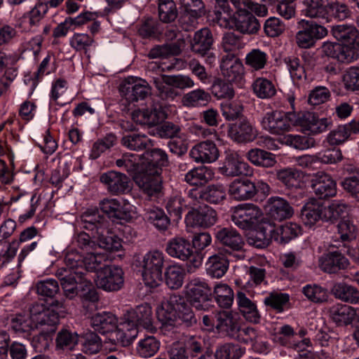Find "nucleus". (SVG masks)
Wrapping results in <instances>:
<instances>
[{"instance_id": "1", "label": "nucleus", "mask_w": 359, "mask_h": 359, "mask_svg": "<svg viewBox=\"0 0 359 359\" xmlns=\"http://www.w3.org/2000/svg\"><path fill=\"white\" fill-rule=\"evenodd\" d=\"M331 34L338 41L324 42L323 52L342 63H351L359 58V30L351 24L334 25Z\"/></svg>"}, {"instance_id": "2", "label": "nucleus", "mask_w": 359, "mask_h": 359, "mask_svg": "<svg viewBox=\"0 0 359 359\" xmlns=\"http://www.w3.org/2000/svg\"><path fill=\"white\" fill-rule=\"evenodd\" d=\"M55 275L66 299H73L79 295L92 302L98 301V294L91 281L82 272H71L65 271V268H59Z\"/></svg>"}, {"instance_id": "3", "label": "nucleus", "mask_w": 359, "mask_h": 359, "mask_svg": "<svg viewBox=\"0 0 359 359\" xmlns=\"http://www.w3.org/2000/svg\"><path fill=\"white\" fill-rule=\"evenodd\" d=\"M107 256L104 254L93 251L88 255L82 256L80 253L75 250L68 251L65 257V271L71 272H82L86 276V271H95L98 275V271L105 266L109 265L103 262L107 261Z\"/></svg>"}, {"instance_id": "4", "label": "nucleus", "mask_w": 359, "mask_h": 359, "mask_svg": "<svg viewBox=\"0 0 359 359\" xmlns=\"http://www.w3.org/2000/svg\"><path fill=\"white\" fill-rule=\"evenodd\" d=\"M192 252L190 248V243L188 241L182 237H176L171 239L167 244L166 251L172 257L178 258L182 261L189 259L188 272L193 273L202 264V248H195Z\"/></svg>"}, {"instance_id": "5", "label": "nucleus", "mask_w": 359, "mask_h": 359, "mask_svg": "<svg viewBox=\"0 0 359 359\" xmlns=\"http://www.w3.org/2000/svg\"><path fill=\"white\" fill-rule=\"evenodd\" d=\"M164 255L162 252L154 250L147 252L143 257L142 266V277L145 285L156 287L163 281L162 269Z\"/></svg>"}, {"instance_id": "6", "label": "nucleus", "mask_w": 359, "mask_h": 359, "mask_svg": "<svg viewBox=\"0 0 359 359\" xmlns=\"http://www.w3.org/2000/svg\"><path fill=\"white\" fill-rule=\"evenodd\" d=\"M269 192V184L261 180H235L231 183L229 189V194L237 201L251 199L259 193L268 195Z\"/></svg>"}, {"instance_id": "7", "label": "nucleus", "mask_w": 359, "mask_h": 359, "mask_svg": "<svg viewBox=\"0 0 359 359\" xmlns=\"http://www.w3.org/2000/svg\"><path fill=\"white\" fill-rule=\"evenodd\" d=\"M298 27L296 42L302 48L314 46L317 41L326 36L328 33L325 27L313 21L302 20L298 23Z\"/></svg>"}, {"instance_id": "8", "label": "nucleus", "mask_w": 359, "mask_h": 359, "mask_svg": "<svg viewBox=\"0 0 359 359\" xmlns=\"http://www.w3.org/2000/svg\"><path fill=\"white\" fill-rule=\"evenodd\" d=\"M263 217L261 209L252 203L241 204L236 206L231 215V221L241 229H251L261 222Z\"/></svg>"}, {"instance_id": "9", "label": "nucleus", "mask_w": 359, "mask_h": 359, "mask_svg": "<svg viewBox=\"0 0 359 359\" xmlns=\"http://www.w3.org/2000/svg\"><path fill=\"white\" fill-rule=\"evenodd\" d=\"M122 320L126 328L133 327L138 331L141 327L149 331L154 329L151 307L146 303L127 311L123 314Z\"/></svg>"}, {"instance_id": "10", "label": "nucleus", "mask_w": 359, "mask_h": 359, "mask_svg": "<svg viewBox=\"0 0 359 359\" xmlns=\"http://www.w3.org/2000/svg\"><path fill=\"white\" fill-rule=\"evenodd\" d=\"M167 111L158 101L151 100L145 109L133 111L132 118L141 125L154 126L167 118Z\"/></svg>"}, {"instance_id": "11", "label": "nucleus", "mask_w": 359, "mask_h": 359, "mask_svg": "<svg viewBox=\"0 0 359 359\" xmlns=\"http://www.w3.org/2000/svg\"><path fill=\"white\" fill-rule=\"evenodd\" d=\"M123 269L118 266H105L98 271L95 280L96 285L107 292L118 291L123 285Z\"/></svg>"}, {"instance_id": "12", "label": "nucleus", "mask_w": 359, "mask_h": 359, "mask_svg": "<svg viewBox=\"0 0 359 359\" xmlns=\"http://www.w3.org/2000/svg\"><path fill=\"white\" fill-rule=\"evenodd\" d=\"M216 238L227 247V252L236 259H244L245 257L243 246L244 241L241 234L232 228H223L216 233Z\"/></svg>"}, {"instance_id": "13", "label": "nucleus", "mask_w": 359, "mask_h": 359, "mask_svg": "<svg viewBox=\"0 0 359 359\" xmlns=\"http://www.w3.org/2000/svg\"><path fill=\"white\" fill-rule=\"evenodd\" d=\"M349 251L348 246L343 244L339 250L337 249L324 254L319 259L320 269L328 273H336L346 269L350 262L344 254H349Z\"/></svg>"}, {"instance_id": "14", "label": "nucleus", "mask_w": 359, "mask_h": 359, "mask_svg": "<svg viewBox=\"0 0 359 359\" xmlns=\"http://www.w3.org/2000/svg\"><path fill=\"white\" fill-rule=\"evenodd\" d=\"M220 70L224 78L229 83L243 84L245 69L236 53H227L222 56L220 62Z\"/></svg>"}, {"instance_id": "15", "label": "nucleus", "mask_w": 359, "mask_h": 359, "mask_svg": "<svg viewBox=\"0 0 359 359\" xmlns=\"http://www.w3.org/2000/svg\"><path fill=\"white\" fill-rule=\"evenodd\" d=\"M290 114L281 111L266 112L261 120V125L265 130L274 135H280L291 128Z\"/></svg>"}, {"instance_id": "16", "label": "nucleus", "mask_w": 359, "mask_h": 359, "mask_svg": "<svg viewBox=\"0 0 359 359\" xmlns=\"http://www.w3.org/2000/svg\"><path fill=\"white\" fill-rule=\"evenodd\" d=\"M219 170L222 174L227 177L250 176L252 174V168L236 152L226 153Z\"/></svg>"}, {"instance_id": "17", "label": "nucleus", "mask_w": 359, "mask_h": 359, "mask_svg": "<svg viewBox=\"0 0 359 359\" xmlns=\"http://www.w3.org/2000/svg\"><path fill=\"white\" fill-rule=\"evenodd\" d=\"M100 208L109 218L126 220L131 217L133 206L124 199L104 198L100 202Z\"/></svg>"}, {"instance_id": "18", "label": "nucleus", "mask_w": 359, "mask_h": 359, "mask_svg": "<svg viewBox=\"0 0 359 359\" xmlns=\"http://www.w3.org/2000/svg\"><path fill=\"white\" fill-rule=\"evenodd\" d=\"M311 188L319 199H327L337 194V184L332 177L324 172H318L311 180Z\"/></svg>"}, {"instance_id": "19", "label": "nucleus", "mask_w": 359, "mask_h": 359, "mask_svg": "<svg viewBox=\"0 0 359 359\" xmlns=\"http://www.w3.org/2000/svg\"><path fill=\"white\" fill-rule=\"evenodd\" d=\"M120 92L128 102L144 100L150 93V88L146 81L128 79L120 86Z\"/></svg>"}, {"instance_id": "20", "label": "nucleus", "mask_w": 359, "mask_h": 359, "mask_svg": "<svg viewBox=\"0 0 359 359\" xmlns=\"http://www.w3.org/2000/svg\"><path fill=\"white\" fill-rule=\"evenodd\" d=\"M256 226L257 229L248 238V243L257 248L267 247L273 240L274 222L268 218L262 219Z\"/></svg>"}, {"instance_id": "21", "label": "nucleus", "mask_w": 359, "mask_h": 359, "mask_svg": "<svg viewBox=\"0 0 359 359\" xmlns=\"http://www.w3.org/2000/svg\"><path fill=\"white\" fill-rule=\"evenodd\" d=\"M100 181L113 195L124 194L130 191L129 177L120 172L111 170L103 173Z\"/></svg>"}, {"instance_id": "22", "label": "nucleus", "mask_w": 359, "mask_h": 359, "mask_svg": "<svg viewBox=\"0 0 359 359\" xmlns=\"http://www.w3.org/2000/svg\"><path fill=\"white\" fill-rule=\"evenodd\" d=\"M325 210V205L322 202L310 198L302 208L301 219L306 226L311 227L320 221L326 222Z\"/></svg>"}, {"instance_id": "23", "label": "nucleus", "mask_w": 359, "mask_h": 359, "mask_svg": "<svg viewBox=\"0 0 359 359\" xmlns=\"http://www.w3.org/2000/svg\"><path fill=\"white\" fill-rule=\"evenodd\" d=\"M142 170L161 174L162 168L168 165L166 153L161 149L150 148L142 154Z\"/></svg>"}, {"instance_id": "24", "label": "nucleus", "mask_w": 359, "mask_h": 359, "mask_svg": "<svg viewBox=\"0 0 359 359\" xmlns=\"http://www.w3.org/2000/svg\"><path fill=\"white\" fill-rule=\"evenodd\" d=\"M133 180L138 187L149 196L158 194L162 189L161 174L142 170L133 176Z\"/></svg>"}, {"instance_id": "25", "label": "nucleus", "mask_w": 359, "mask_h": 359, "mask_svg": "<svg viewBox=\"0 0 359 359\" xmlns=\"http://www.w3.org/2000/svg\"><path fill=\"white\" fill-rule=\"evenodd\" d=\"M266 214L275 220L281 221L291 217L293 208L284 198L273 196L268 199L265 205Z\"/></svg>"}, {"instance_id": "26", "label": "nucleus", "mask_w": 359, "mask_h": 359, "mask_svg": "<svg viewBox=\"0 0 359 359\" xmlns=\"http://www.w3.org/2000/svg\"><path fill=\"white\" fill-rule=\"evenodd\" d=\"M228 135L236 142L245 143L255 140L257 130L248 120L242 119L230 125Z\"/></svg>"}, {"instance_id": "27", "label": "nucleus", "mask_w": 359, "mask_h": 359, "mask_svg": "<svg viewBox=\"0 0 359 359\" xmlns=\"http://www.w3.org/2000/svg\"><path fill=\"white\" fill-rule=\"evenodd\" d=\"M245 353V348L238 344L226 343L214 351L210 346L205 347L203 359H239Z\"/></svg>"}, {"instance_id": "28", "label": "nucleus", "mask_w": 359, "mask_h": 359, "mask_svg": "<svg viewBox=\"0 0 359 359\" xmlns=\"http://www.w3.org/2000/svg\"><path fill=\"white\" fill-rule=\"evenodd\" d=\"M201 205L193 207L187 213L185 218L187 231L194 234L192 245L194 248L201 245V236L202 235V213Z\"/></svg>"}, {"instance_id": "29", "label": "nucleus", "mask_w": 359, "mask_h": 359, "mask_svg": "<svg viewBox=\"0 0 359 359\" xmlns=\"http://www.w3.org/2000/svg\"><path fill=\"white\" fill-rule=\"evenodd\" d=\"M80 220L83 229L95 231V233L109 226V219L97 208L86 210L80 216Z\"/></svg>"}, {"instance_id": "30", "label": "nucleus", "mask_w": 359, "mask_h": 359, "mask_svg": "<svg viewBox=\"0 0 359 359\" xmlns=\"http://www.w3.org/2000/svg\"><path fill=\"white\" fill-rule=\"evenodd\" d=\"M165 306L178 312L180 320L187 326H191L196 323L195 315L182 295L176 294L170 295Z\"/></svg>"}, {"instance_id": "31", "label": "nucleus", "mask_w": 359, "mask_h": 359, "mask_svg": "<svg viewBox=\"0 0 359 359\" xmlns=\"http://www.w3.org/2000/svg\"><path fill=\"white\" fill-rule=\"evenodd\" d=\"M233 23L237 31L246 34H257L261 27L259 20L250 12L233 15Z\"/></svg>"}, {"instance_id": "32", "label": "nucleus", "mask_w": 359, "mask_h": 359, "mask_svg": "<svg viewBox=\"0 0 359 359\" xmlns=\"http://www.w3.org/2000/svg\"><path fill=\"white\" fill-rule=\"evenodd\" d=\"M355 309L343 304H336L329 309L330 319L337 325H347L355 320Z\"/></svg>"}, {"instance_id": "33", "label": "nucleus", "mask_w": 359, "mask_h": 359, "mask_svg": "<svg viewBox=\"0 0 359 359\" xmlns=\"http://www.w3.org/2000/svg\"><path fill=\"white\" fill-rule=\"evenodd\" d=\"M216 328L224 332L226 336L233 339L238 337L237 332L240 327L237 319L229 311H220L216 313Z\"/></svg>"}, {"instance_id": "34", "label": "nucleus", "mask_w": 359, "mask_h": 359, "mask_svg": "<svg viewBox=\"0 0 359 359\" xmlns=\"http://www.w3.org/2000/svg\"><path fill=\"white\" fill-rule=\"evenodd\" d=\"M90 325L95 332L104 334L116 328L117 318L110 312L97 313L91 317Z\"/></svg>"}, {"instance_id": "35", "label": "nucleus", "mask_w": 359, "mask_h": 359, "mask_svg": "<svg viewBox=\"0 0 359 359\" xmlns=\"http://www.w3.org/2000/svg\"><path fill=\"white\" fill-rule=\"evenodd\" d=\"M236 299L238 310L246 320L254 323H259L260 316L257 306L252 301L247 297L245 293L242 291H238Z\"/></svg>"}, {"instance_id": "36", "label": "nucleus", "mask_w": 359, "mask_h": 359, "mask_svg": "<svg viewBox=\"0 0 359 359\" xmlns=\"http://www.w3.org/2000/svg\"><path fill=\"white\" fill-rule=\"evenodd\" d=\"M109 226L95 233L97 249L102 248L107 251L117 252L122 248L121 240L110 231Z\"/></svg>"}, {"instance_id": "37", "label": "nucleus", "mask_w": 359, "mask_h": 359, "mask_svg": "<svg viewBox=\"0 0 359 359\" xmlns=\"http://www.w3.org/2000/svg\"><path fill=\"white\" fill-rule=\"evenodd\" d=\"M121 143L127 149L133 151H147L151 146V140L146 135L130 133L123 136Z\"/></svg>"}, {"instance_id": "38", "label": "nucleus", "mask_w": 359, "mask_h": 359, "mask_svg": "<svg viewBox=\"0 0 359 359\" xmlns=\"http://www.w3.org/2000/svg\"><path fill=\"white\" fill-rule=\"evenodd\" d=\"M327 0H303L302 12L304 15L310 18H327L328 11Z\"/></svg>"}, {"instance_id": "39", "label": "nucleus", "mask_w": 359, "mask_h": 359, "mask_svg": "<svg viewBox=\"0 0 359 359\" xmlns=\"http://www.w3.org/2000/svg\"><path fill=\"white\" fill-rule=\"evenodd\" d=\"M301 233V227L296 223L287 222L276 227L273 232V240L278 243H287Z\"/></svg>"}, {"instance_id": "40", "label": "nucleus", "mask_w": 359, "mask_h": 359, "mask_svg": "<svg viewBox=\"0 0 359 359\" xmlns=\"http://www.w3.org/2000/svg\"><path fill=\"white\" fill-rule=\"evenodd\" d=\"M121 327L116 328L111 332L109 339L115 344L121 346H129L137 337L138 330L133 327L126 328L123 325V320L120 324Z\"/></svg>"}, {"instance_id": "41", "label": "nucleus", "mask_w": 359, "mask_h": 359, "mask_svg": "<svg viewBox=\"0 0 359 359\" xmlns=\"http://www.w3.org/2000/svg\"><path fill=\"white\" fill-rule=\"evenodd\" d=\"M186 297L190 304L198 310L202 309V280L201 278H191L186 286Z\"/></svg>"}, {"instance_id": "42", "label": "nucleus", "mask_w": 359, "mask_h": 359, "mask_svg": "<svg viewBox=\"0 0 359 359\" xmlns=\"http://www.w3.org/2000/svg\"><path fill=\"white\" fill-rule=\"evenodd\" d=\"M185 274V271L182 266L170 265L165 270V283L170 289L178 290L183 285Z\"/></svg>"}, {"instance_id": "43", "label": "nucleus", "mask_w": 359, "mask_h": 359, "mask_svg": "<svg viewBox=\"0 0 359 359\" xmlns=\"http://www.w3.org/2000/svg\"><path fill=\"white\" fill-rule=\"evenodd\" d=\"M79 341V334L67 328L61 329L55 338L56 348L67 351H72Z\"/></svg>"}, {"instance_id": "44", "label": "nucleus", "mask_w": 359, "mask_h": 359, "mask_svg": "<svg viewBox=\"0 0 359 359\" xmlns=\"http://www.w3.org/2000/svg\"><path fill=\"white\" fill-rule=\"evenodd\" d=\"M247 158L254 165L264 168L273 167L276 163V156L260 149H252L246 155Z\"/></svg>"}, {"instance_id": "45", "label": "nucleus", "mask_w": 359, "mask_h": 359, "mask_svg": "<svg viewBox=\"0 0 359 359\" xmlns=\"http://www.w3.org/2000/svg\"><path fill=\"white\" fill-rule=\"evenodd\" d=\"M214 298L221 308L229 309L233 302L234 294L231 287L226 283H217L213 287Z\"/></svg>"}, {"instance_id": "46", "label": "nucleus", "mask_w": 359, "mask_h": 359, "mask_svg": "<svg viewBox=\"0 0 359 359\" xmlns=\"http://www.w3.org/2000/svg\"><path fill=\"white\" fill-rule=\"evenodd\" d=\"M269 57L268 54L259 48H253L245 57V65L252 71H260L266 67Z\"/></svg>"}, {"instance_id": "47", "label": "nucleus", "mask_w": 359, "mask_h": 359, "mask_svg": "<svg viewBox=\"0 0 359 359\" xmlns=\"http://www.w3.org/2000/svg\"><path fill=\"white\" fill-rule=\"evenodd\" d=\"M253 93L259 99H270L276 94L273 82L264 77L257 78L252 84Z\"/></svg>"}, {"instance_id": "48", "label": "nucleus", "mask_w": 359, "mask_h": 359, "mask_svg": "<svg viewBox=\"0 0 359 359\" xmlns=\"http://www.w3.org/2000/svg\"><path fill=\"white\" fill-rule=\"evenodd\" d=\"M205 266L208 275L212 278H219L226 272L229 262L222 256L214 255L209 257Z\"/></svg>"}, {"instance_id": "49", "label": "nucleus", "mask_w": 359, "mask_h": 359, "mask_svg": "<svg viewBox=\"0 0 359 359\" xmlns=\"http://www.w3.org/2000/svg\"><path fill=\"white\" fill-rule=\"evenodd\" d=\"M334 295L344 302L357 303L359 299V291L353 286L345 283H337L332 287Z\"/></svg>"}, {"instance_id": "50", "label": "nucleus", "mask_w": 359, "mask_h": 359, "mask_svg": "<svg viewBox=\"0 0 359 359\" xmlns=\"http://www.w3.org/2000/svg\"><path fill=\"white\" fill-rule=\"evenodd\" d=\"M160 347V342L154 336H147L141 339L137 346V353L141 358H148L154 356Z\"/></svg>"}, {"instance_id": "51", "label": "nucleus", "mask_w": 359, "mask_h": 359, "mask_svg": "<svg viewBox=\"0 0 359 359\" xmlns=\"http://www.w3.org/2000/svg\"><path fill=\"white\" fill-rule=\"evenodd\" d=\"M145 219L159 230H165L170 224V219L162 209L149 208L144 214Z\"/></svg>"}, {"instance_id": "52", "label": "nucleus", "mask_w": 359, "mask_h": 359, "mask_svg": "<svg viewBox=\"0 0 359 359\" xmlns=\"http://www.w3.org/2000/svg\"><path fill=\"white\" fill-rule=\"evenodd\" d=\"M203 59L212 67L217 60V49L214 46L212 34L208 29L203 28Z\"/></svg>"}, {"instance_id": "53", "label": "nucleus", "mask_w": 359, "mask_h": 359, "mask_svg": "<svg viewBox=\"0 0 359 359\" xmlns=\"http://www.w3.org/2000/svg\"><path fill=\"white\" fill-rule=\"evenodd\" d=\"M82 351L86 354L93 355L97 353L102 348V341L100 337L94 332H87L81 335Z\"/></svg>"}, {"instance_id": "54", "label": "nucleus", "mask_w": 359, "mask_h": 359, "mask_svg": "<svg viewBox=\"0 0 359 359\" xmlns=\"http://www.w3.org/2000/svg\"><path fill=\"white\" fill-rule=\"evenodd\" d=\"M295 332L289 325L280 327L278 332L273 335V341L280 346L293 348L294 345Z\"/></svg>"}, {"instance_id": "55", "label": "nucleus", "mask_w": 359, "mask_h": 359, "mask_svg": "<svg viewBox=\"0 0 359 359\" xmlns=\"http://www.w3.org/2000/svg\"><path fill=\"white\" fill-rule=\"evenodd\" d=\"M181 53L180 46L177 43L157 45L149 52L150 58H166L171 55H178Z\"/></svg>"}, {"instance_id": "56", "label": "nucleus", "mask_w": 359, "mask_h": 359, "mask_svg": "<svg viewBox=\"0 0 359 359\" xmlns=\"http://www.w3.org/2000/svg\"><path fill=\"white\" fill-rule=\"evenodd\" d=\"M36 293L41 297L53 299L60 292L58 282L53 278L40 280L36 284Z\"/></svg>"}, {"instance_id": "57", "label": "nucleus", "mask_w": 359, "mask_h": 359, "mask_svg": "<svg viewBox=\"0 0 359 359\" xmlns=\"http://www.w3.org/2000/svg\"><path fill=\"white\" fill-rule=\"evenodd\" d=\"M277 177L286 187L296 188L299 186L302 172L295 168H287L280 170L277 172Z\"/></svg>"}, {"instance_id": "58", "label": "nucleus", "mask_w": 359, "mask_h": 359, "mask_svg": "<svg viewBox=\"0 0 359 359\" xmlns=\"http://www.w3.org/2000/svg\"><path fill=\"white\" fill-rule=\"evenodd\" d=\"M158 15L165 23L173 22L177 17V10L172 0H159Z\"/></svg>"}, {"instance_id": "59", "label": "nucleus", "mask_w": 359, "mask_h": 359, "mask_svg": "<svg viewBox=\"0 0 359 359\" xmlns=\"http://www.w3.org/2000/svg\"><path fill=\"white\" fill-rule=\"evenodd\" d=\"M153 83L158 90V95L162 100H174L180 94L172 85L164 81V75L154 77Z\"/></svg>"}, {"instance_id": "60", "label": "nucleus", "mask_w": 359, "mask_h": 359, "mask_svg": "<svg viewBox=\"0 0 359 359\" xmlns=\"http://www.w3.org/2000/svg\"><path fill=\"white\" fill-rule=\"evenodd\" d=\"M302 292L309 300L314 303L323 302L328 297L327 289L316 284L305 285L302 288Z\"/></svg>"}, {"instance_id": "61", "label": "nucleus", "mask_w": 359, "mask_h": 359, "mask_svg": "<svg viewBox=\"0 0 359 359\" xmlns=\"http://www.w3.org/2000/svg\"><path fill=\"white\" fill-rule=\"evenodd\" d=\"M290 300L289 294L286 293L273 292L264 299L265 305L271 307L278 312H283L285 305Z\"/></svg>"}, {"instance_id": "62", "label": "nucleus", "mask_w": 359, "mask_h": 359, "mask_svg": "<svg viewBox=\"0 0 359 359\" xmlns=\"http://www.w3.org/2000/svg\"><path fill=\"white\" fill-rule=\"evenodd\" d=\"M243 109V105L239 100H229L221 103L222 115L228 121H233L238 118Z\"/></svg>"}, {"instance_id": "63", "label": "nucleus", "mask_w": 359, "mask_h": 359, "mask_svg": "<svg viewBox=\"0 0 359 359\" xmlns=\"http://www.w3.org/2000/svg\"><path fill=\"white\" fill-rule=\"evenodd\" d=\"M11 327L16 333L29 332L36 328L29 317L22 314H17L11 319Z\"/></svg>"}, {"instance_id": "64", "label": "nucleus", "mask_w": 359, "mask_h": 359, "mask_svg": "<svg viewBox=\"0 0 359 359\" xmlns=\"http://www.w3.org/2000/svg\"><path fill=\"white\" fill-rule=\"evenodd\" d=\"M343 81L346 90L355 91L359 90V66L348 68L344 76Z\"/></svg>"}]
</instances>
